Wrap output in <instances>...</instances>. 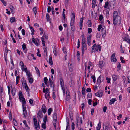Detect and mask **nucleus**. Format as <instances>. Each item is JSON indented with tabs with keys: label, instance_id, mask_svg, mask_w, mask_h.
Here are the masks:
<instances>
[{
	"label": "nucleus",
	"instance_id": "nucleus-1",
	"mask_svg": "<svg viewBox=\"0 0 130 130\" xmlns=\"http://www.w3.org/2000/svg\"><path fill=\"white\" fill-rule=\"evenodd\" d=\"M118 15L117 11H114L113 14V23L114 26L119 25L121 22V17Z\"/></svg>",
	"mask_w": 130,
	"mask_h": 130
},
{
	"label": "nucleus",
	"instance_id": "nucleus-2",
	"mask_svg": "<svg viewBox=\"0 0 130 130\" xmlns=\"http://www.w3.org/2000/svg\"><path fill=\"white\" fill-rule=\"evenodd\" d=\"M92 50L91 51V52H93L95 51V50L98 51V50L100 51L101 50V46L99 45H96L95 44L92 47Z\"/></svg>",
	"mask_w": 130,
	"mask_h": 130
},
{
	"label": "nucleus",
	"instance_id": "nucleus-3",
	"mask_svg": "<svg viewBox=\"0 0 130 130\" xmlns=\"http://www.w3.org/2000/svg\"><path fill=\"white\" fill-rule=\"evenodd\" d=\"M103 94V91L101 90H99L98 92L95 93L96 96L99 97H101L102 96Z\"/></svg>",
	"mask_w": 130,
	"mask_h": 130
},
{
	"label": "nucleus",
	"instance_id": "nucleus-4",
	"mask_svg": "<svg viewBox=\"0 0 130 130\" xmlns=\"http://www.w3.org/2000/svg\"><path fill=\"white\" fill-rule=\"evenodd\" d=\"M72 17L71 20L70 22V25H74V21L75 20V14L74 12L72 13Z\"/></svg>",
	"mask_w": 130,
	"mask_h": 130
},
{
	"label": "nucleus",
	"instance_id": "nucleus-5",
	"mask_svg": "<svg viewBox=\"0 0 130 130\" xmlns=\"http://www.w3.org/2000/svg\"><path fill=\"white\" fill-rule=\"evenodd\" d=\"M102 35L103 38H105L106 34V30L105 29L103 28L101 29Z\"/></svg>",
	"mask_w": 130,
	"mask_h": 130
},
{
	"label": "nucleus",
	"instance_id": "nucleus-6",
	"mask_svg": "<svg viewBox=\"0 0 130 130\" xmlns=\"http://www.w3.org/2000/svg\"><path fill=\"white\" fill-rule=\"evenodd\" d=\"M103 80V77H102L101 75H100L97 80V84L99 85L100 83L102 82Z\"/></svg>",
	"mask_w": 130,
	"mask_h": 130
},
{
	"label": "nucleus",
	"instance_id": "nucleus-7",
	"mask_svg": "<svg viewBox=\"0 0 130 130\" xmlns=\"http://www.w3.org/2000/svg\"><path fill=\"white\" fill-rule=\"evenodd\" d=\"M129 36L128 35L126 36L123 39V41H126L129 44H130V39Z\"/></svg>",
	"mask_w": 130,
	"mask_h": 130
},
{
	"label": "nucleus",
	"instance_id": "nucleus-8",
	"mask_svg": "<svg viewBox=\"0 0 130 130\" xmlns=\"http://www.w3.org/2000/svg\"><path fill=\"white\" fill-rule=\"evenodd\" d=\"M111 61L113 62H116L117 61V59L116 58L115 53L113 54L111 56Z\"/></svg>",
	"mask_w": 130,
	"mask_h": 130
},
{
	"label": "nucleus",
	"instance_id": "nucleus-9",
	"mask_svg": "<svg viewBox=\"0 0 130 130\" xmlns=\"http://www.w3.org/2000/svg\"><path fill=\"white\" fill-rule=\"evenodd\" d=\"M60 85L61 86V88H64V85L63 80L62 78L60 79Z\"/></svg>",
	"mask_w": 130,
	"mask_h": 130
},
{
	"label": "nucleus",
	"instance_id": "nucleus-10",
	"mask_svg": "<svg viewBox=\"0 0 130 130\" xmlns=\"http://www.w3.org/2000/svg\"><path fill=\"white\" fill-rule=\"evenodd\" d=\"M41 109L42 112L44 113H45L46 112V107L44 104H43L42 106Z\"/></svg>",
	"mask_w": 130,
	"mask_h": 130
},
{
	"label": "nucleus",
	"instance_id": "nucleus-11",
	"mask_svg": "<svg viewBox=\"0 0 130 130\" xmlns=\"http://www.w3.org/2000/svg\"><path fill=\"white\" fill-rule=\"evenodd\" d=\"M37 115L38 119H40L41 118H42L43 116L42 112L39 111L37 113Z\"/></svg>",
	"mask_w": 130,
	"mask_h": 130
},
{
	"label": "nucleus",
	"instance_id": "nucleus-12",
	"mask_svg": "<svg viewBox=\"0 0 130 130\" xmlns=\"http://www.w3.org/2000/svg\"><path fill=\"white\" fill-rule=\"evenodd\" d=\"M53 121H57V114L56 112H55L53 116Z\"/></svg>",
	"mask_w": 130,
	"mask_h": 130
},
{
	"label": "nucleus",
	"instance_id": "nucleus-13",
	"mask_svg": "<svg viewBox=\"0 0 130 130\" xmlns=\"http://www.w3.org/2000/svg\"><path fill=\"white\" fill-rule=\"evenodd\" d=\"M26 81H24V84L25 85V88L27 92H29L30 90L29 87L27 86V84L26 83Z\"/></svg>",
	"mask_w": 130,
	"mask_h": 130
},
{
	"label": "nucleus",
	"instance_id": "nucleus-14",
	"mask_svg": "<svg viewBox=\"0 0 130 130\" xmlns=\"http://www.w3.org/2000/svg\"><path fill=\"white\" fill-rule=\"evenodd\" d=\"M69 85L71 87H73L74 85V82L72 80H71L69 83Z\"/></svg>",
	"mask_w": 130,
	"mask_h": 130
},
{
	"label": "nucleus",
	"instance_id": "nucleus-15",
	"mask_svg": "<svg viewBox=\"0 0 130 130\" xmlns=\"http://www.w3.org/2000/svg\"><path fill=\"white\" fill-rule=\"evenodd\" d=\"M7 87L8 89V94L9 95V99L10 100H11L12 99V98L10 95V89L9 86H8Z\"/></svg>",
	"mask_w": 130,
	"mask_h": 130
},
{
	"label": "nucleus",
	"instance_id": "nucleus-16",
	"mask_svg": "<svg viewBox=\"0 0 130 130\" xmlns=\"http://www.w3.org/2000/svg\"><path fill=\"white\" fill-rule=\"evenodd\" d=\"M116 101V98H113L109 102V104L111 105L114 103Z\"/></svg>",
	"mask_w": 130,
	"mask_h": 130
},
{
	"label": "nucleus",
	"instance_id": "nucleus-17",
	"mask_svg": "<svg viewBox=\"0 0 130 130\" xmlns=\"http://www.w3.org/2000/svg\"><path fill=\"white\" fill-rule=\"evenodd\" d=\"M34 124L35 127L36 129L38 130L40 129V126L39 123L38 124L37 123H35Z\"/></svg>",
	"mask_w": 130,
	"mask_h": 130
},
{
	"label": "nucleus",
	"instance_id": "nucleus-18",
	"mask_svg": "<svg viewBox=\"0 0 130 130\" xmlns=\"http://www.w3.org/2000/svg\"><path fill=\"white\" fill-rule=\"evenodd\" d=\"M10 21L11 23L15 22L16 21L15 18L14 17L11 18L10 19Z\"/></svg>",
	"mask_w": 130,
	"mask_h": 130
},
{
	"label": "nucleus",
	"instance_id": "nucleus-19",
	"mask_svg": "<svg viewBox=\"0 0 130 130\" xmlns=\"http://www.w3.org/2000/svg\"><path fill=\"white\" fill-rule=\"evenodd\" d=\"M54 50H53V53L55 56H57V53L56 51L57 49L56 47L55 46H54Z\"/></svg>",
	"mask_w": 130,
	"mask_h": 130
},
{
	"label": "nucleus",
	"instance_id": "nucleus-20",
	"mask_svg": "<svg viewBox=\"0 0 130 130\" xmlns=\"http://www.w3.org/2000/svg\"><path fill=\"white\" fill-rule=\"evenodd\" d=\"M8 51H10L9 50H8L7 48V47L6 46V47L5 49V53H4V56H7V54Z\"/></svg>",
	"mask_w": 130,
	"mask_h": 130
},
{
	"label": "nucleus",
	"instance_id": "nucleus-21",
	"mask_svg": "<svg viewBox=\"0 0 130 130\" xmlns=\"http://www.w3.org/2000/svg\"><path fill=\"white\" fill-rule=\"evenodd\" d=\"M32 40L34 43L35 44V45H36L37 46L38 45V44L37 43V41L35 40V39L34 38H32Z\"/></svg>",
	"mask_w": 130,
	"mask_h": 130
},
{
	"label": "nucleus",
	"instance_id": "nucleus-22",
	"mask_svg": "<svg viewBox=\"0 0 130 130\" xmlns=\"http://www.w3.org/2000/svg\"><path fill=\"white\" fill-rule=\"evenodd\" d=\"M112 77L113 80L114 81H116L117 79L118 76L116 75L113 74L112 75Z\"/></svg>",
	"mask_w": 130,
	"mask_h": 130
},
{
	"label": "nucleus",
	"instance_id": "nucleus-23",
	"mask_svg": "<svg viewBox=\"0 0 130 130\" xmlns=\"http://www.w3.org/2000/svg\"><path fill=\"white\" fill-rule=\"evenodd\" d=\"M49 63L51 65H53V62L52 61V58L51 56L49 57Z\"/></svg>",
	"mask_w": 130,
	"mask_h": 130
},
{
	"label": "nucleus",
	"instance_id": "nucleus-24",
	"mask_svg": "<svg viewBox=\"0 0 130 130\" xmlns=\"http://www.w3.org/2000/svg\"><path fill=\"white\" fill-rule=\"evenodd\" d=\"M28 79L29 80V82L30 84H32L33 83V80L32 78L29 77H28Z\"/></svg>",
	"mask_w": 130,
	"mask_h": 130
},
{
	"label": "nucleus",
	"instance_id": "nucleus-25",
	"mask_svg": "<svg viewBox=\"0 0 130 130\" xmlns=\"http://www.w3.org/2000/svg\"><path fill=\"white\" fill-rule=\"evenodd\" d=\"M87 23L88 27H90L92 25V23L91 22L90 20H88L87 21Z\"/></svg>",
	"mask_w": 130,
	"mask_h": 130
},
{
	"label": "nucleus",
	"instance_id": "nucleus-26",
	"mask_svg": "<svg viewBox=\"0 0 130 130\" xmlns=\"http://www.w3.org/2000/svg\"><path fill=\"white\" fill-rule=\"evenodd\" d=\"M86 44L85 42V36L84 34L82 36V44Z\"/></svg>",
	"mask_w": 130,
	"mask_h": 130
},
{
	"label": "nucleus",
	"instance_id": "nucleus-27",
	"mask_svg": "<svg viewBox=\"0 0 130 130\" xmlns=\"http://www.w3.org/2000/svg\"><path fill=\"white\" fill-rule=\"evenodd\" d=\"M29 26L30 28V29L31 30L32 32V33H31V34L32 35H33L34 34L35 31L34 30V29L32 27L30 26L29 25Z\"/></svg>",
	"mask_w": 130,
	"mask_h": 130
},
{
	"label": "nucleus",
	"instance_id": "nucleus-28",
	"mask_svg": "<svg viewBox=\"0 0 130 130\" xmlns=\"http://www.w3.org/2000/svg\"><path fill=\"white\" fill-rule=\"evenodd\" d=\"M22 106H25V104L26 103V101L25 98H23V99L22 100Z\"/></svg>",
	"mask_w": 130,
	"mask_h": 130
},
{
	"label": "nucleus",
	"instance_id": "nucleus-29",
	"mask_svg": "<svg viewBox=\"0 0 130 130\" xmlns=\"http://www.w3.org/2000/svg\"><path fill=\"white\" fill-rule=\"evenodd\" d=\"M33 11L34 13L36 15L37 13V9L36 7H34L33 8Z\"/></svg>",
	"mask_w": 130,
	"mask_h": 130
},
{
	"label": "nucleus",
	"instance_id": "nucleus-30",
	"mask_svg": "<svg viewBox=\"0 0 130 130\" xmlns=\"http://www.w3.org/2000/svg\"><path fill=\"white\" fill-rule=\"evenodd\" d=\"M26 73L28 77H30L31 76H32V75L31 74H30V72L29 71H27Z\"/></svg>",
	"mask_w": 130,
	"mask_h": 130
},
{
	"label": "nucleus",
	"instance_id": "nucleus-31",
	"mask_svg": "<svg viewBox=\"0 0 130 130\" xmlns=\"http://www.w3.org/2000/svg\"><path fill=\"white\" fill-rule=\"evenodd\" d=\"M121 65L119 63H118V64L117 67V71L120 70L121 69Z\"/></svg>",
	"mask_w": 130,
	"mask_h": 130
},
{
	"label": "nucleus",
	"instance_id": "nucleus-32",
	"mask_svg": "<svg viewBox=\"0 0 130 130\" xmlns=\"http://www.w3.org/2000/svg\"><path fill=\"white\" fill-rule=\"evenodd\" d=\"M44 80L45 83L46 85H47V81H48L47 78L46 77H45L44 78Z\"/></svg>",
	"mask_w": 130,
	"mask_h": 130
},
{
	"label": "nucleus",
	"instance_id": "nucleus-33",
	"mask_svg": "<svg viewBox=\"0 0 130 130\" xmlns=\"http://www.w3.org/2000/svg\"><path fill=\"white\" fill-rule=\"evenodd\" d=\"M109 5V2L108 1H106L105 2V5L104 6V8H107L108 6Z\"/></svg>",
	"mask_w": 130,
	"mask_h": 130
},
{
	"label": "nucleus",
	"instance_id": "nucleus-34",
	"mask_svg": "<svg viewBox=\"0 0 130 130\" xmlns=\"http://www.w3.org/2000/svg\"><path fill=\"white\" fill-rule=\"evenodd\" d=\"M43 121L44 123H46V122L47 121V116H46L44 118Z\"/></svg>",
	"mask_w": 130,
	"mask_h": 130
},
{
	"label": "nucleus",
	"instance_id": "nucleus-35",
	"mask_svg": "<svg viewBox=\"0 0 130 130\" xmlns=\"http://www.w3.org/2000/svg\"><path fill=\"white\" fill-rule=\"evenodd\" d=\"M91 78L93 80V82L94 83H95L96 82V79H95V77L94 75H92L91 76Z\"/></svg>",
	"mask_w": 130,
	"mask_h": 130
},
{
	"label": "nucleus",
	"instance_id": "nucleus-36",
	"mask_svg": "<svg viewBox=\"0 0 130 130\" xmlns=\"http://www.w3.org/2000/svg\"><path fill=\"white\" fill-rule=\"evenodd\" d=\"M20 64L21 65V67L22 70L23 71V67L24 66V64L21 61L20 62Z\"/></svg>",
	"mask_w": 130,
	"mask_h": 130
},
{
	"label": "nucleus",
	"instance_id": "nucleus-37",
	"mask_svg": "<svg viewBox=\"0 0 130 130\" xmlns=\"http://www.w3.org/2000/svg\"><path fill=\"white\" fill-rule=\"evenodd\" d=\"M72 130H74L75 129V124L74 122H72L71 124Z\"/></svg>",
	"mask_w": 130,
	"mask_h": 130
},
{
	"label": "nucleus",
	"instance_id": "nucleus-38",
	"mask_svg": "<svg viewBox=\"0 0 130 130\" xmlns=\"http://www.w3.org/2000/svg\"><path fill=\"white\" fill-rule=\"evenodd\" d=\"M101 123L100 121H99V123L98 124V127L97 128H99L100 129L101 127Z\"/></svg>",
	"mask_w": 130,
	"mask_h": 130
},
{
	"label": "nucleus",
	"instance_id": "nucleus-39",
	"mask_svg": "<svg viewBox=\"0 0 130 130\" xmlns=\"http://www.w3.org/2000/svg\"><path fill=\"white\" fill-rule=\"evenodd\" d=\"M49 90L47 88H46V93L45 94V98H46V94H47L48 93H49Z\"/></svg>",
	"mask_w": 130,
	"mask_h": 130
},
{
	"label": "nucleus",
	"instance_id": "nucleus-40",
	"mask_svg": "<svg viewBox=\"0 0 130 130\" xmlns=\"http://www.w3.org/2000/svg\"><path fill=\"white\" fill-rule=\"evenodd\" d=\"M23 115L24 116V117L26 118V116L27 115V111H23Z\"/></svg>",
	"mask_w": 130,
	"mask_h": 130
},
{
	"label": "nucleus",
	"instance_id": "nucleus-41",
	"mask_svg": "<svg viewBox=\"0 0 130 130\" xmlns=\"http://www.w3.org/2000/svg\"><path fill=\"white\" fill-rule=\"evenodd\" d=\"M85 89L84 87H83L82 88V95H85Z\"/></svg>",
	"mask_w": 130,
	"mask_h": 130
},
{
	"label": "nucleus",
	"instance_id": "nucleus-42",
	"mask_svg": "<svg viewBox=\"0 0 130 130\" xmlns=\"http://www.w3.org/2000/svg\"><path fill=\"white\" fill-rule=\"evenodd\" d=\"M52 109L51 108H49L48 111V115H50L52 111Z\"/></svg>",
	"mask_w": 130,
	"mask_h": 130
},
{
	"label": "nucleus",
	"instance_id": "nucleus-43",
	"mask_svg": "<svg viewBox=\"0 0 130 130\" xmlns=\"http://www.w3.org/2000/svg\"><path fill=\"white\" fill-rule=\"evenodd\" d=\"M71 30L72 31H74V25H70Z\"/></svg>",
	"mask_w": 130,
	"mask_h": 130
},
{
	"label": "nucleus",
	"instance_id": "nucleus-44",
	"mask_svg": "<svg viewBox=\"0 0 130 130\" xmlns=\"http://www.w3.org/2000/svg\"><path fill=\"white\" fill-rule=\"evenodd\" d=\"M46 16L47 21H48L50 20V16L48 13H47L46 14Z\"/></svg>",
	"mask_w": 130,
	"mask_h": 130
},
{
	"label": "nucleus",
	"instance_id": "nucleus-45",
	"mask_svg": "<svg viewBox=\"0 0 130 130\" xmlns=\"http://www.w3.org/2000/svg\"><path fill=\"white\" fill-rule=\"evenodd\" d=\"M70 99V95H66V101H68Z\"/></svg>",
	"mask_w": 130,
	"mask_h": 130
},
{
	"label": "nucleus",
	"instance_id": "nucleus-46",
	"mask_svg": "<svg viewBox=\"0 0 130 130\" xmlns=\"http://www.w3.org/2000/svg\"><path fill=\"white\" fill-rule=\"evenodd\" d=\"M87 44L88 45H91V39L87 38Z\"/></svg>",
	"mask_w": 130,
	"mask_h": 130
},
{
	"label": "nucleus",
	"instance_id": "nucleus-47",
	"mask_svg": "<svg viewBox=\"0 0 130 130\" xmlns=\"http://www.w3.org/2000/svg\"><path fill=\"white\" fill-rule=\"evenodd\" d=\"M106 79L107 83H110L111 79L110 78H109L108 77H107L106 78Z\"/></svg>",
	"mask_w": 130,
	"mask_h": 130
},
{
	"label": "nucleus",
	"instance_id": "nucleus-48",
	"mask_svg": "<svg viewBox=\"0 0 130 130\" xmlns=\"http://www.w3.org/2000/svg\"><path fill=\"white\" fill-rule=\"evenodd\" d=\"M92 94L91 93H89L87 95V97L91 98L92 97Z\"/></svg>",
	"mask_w": 130,
	"mask_h": 130
},
{
	"label": "nucleus",
	"instance_id": "nucleus-49",
	"mask_svg": "<svg viewBox=\"0 0 130 130\" xmlns=\"http://www.w3.org/2000/svg\"><path fill=\"white\" fill-rule=\"evenodd\" d=\"M96 2H92V8H94L95 6Z\"/></svg>",
	"mask_w": 130,
	"mask_h": 130
},
{
	"label": "nucleus",
	"instance_id": "nucleus-50",
	"mask_svg": "<svg viewBox=\"0 0 130 130\" xmlns=\"http://www.w3.org/2000/svg\"><path fill=\"white\" fill-rule=\"evenodd\" d=\"M22 48L23 50L26 48V46L25 43H23L22 45Z\"/></svg>",
	"mask_w": 130,
	"mask_h": 130
},
{
	"label": "nucleus",
	"instance_id": "nucleus-51",
	"mask_svg": "<svg viewBox=\"0 0 130 130\" xmlns=\"http://www.w3.org/2000/svg\"><path fill=\"white\" fill-rule=\"evenodd\" d=\"M85 48L86 49V44H82V49L85 50Z\"/></svg>",
	"mask_w": 130,
	"mask_h": 130
},
{
	"label": "nucleus",
	"instance_id": "nucleus-52",
	"mask_svg": "<svg viewBox=\"0 0 130 130\" xmlns=\"http://www.w3.org/2000/svg\"><path fill=\"white\" fill-rule=\"evenodd\" d=\"M88 32L90 34V33H91L92 32V29L90 28H88Z\"/></svg>",
	"mask_w": 130,
	"mask_h": 130
},
{
	"label": "nucleus",
	"instance_id": "nucleus-53",
	"mask_svg": "<svg viewBox=\"0 0 130 130\" xmlns=\"http://www.w3.org/2000/svg\"><path fill=\"white\" fill-rule=\"evenodd\" d=\"M88 102L89 104V105H91L92 104V100L91 99H89L88 100Z\"/></svg>",
	"mask_w": 130,
	"mask_h": 130
},
{
	"label": "nucleus",
	"instance_id": "nucleus-54",
	"mask_svg": "<svg viewBox=\"0 0 130 130\" xmlns=\"http://www.w3.org/2000/svg\"><path fill=\"white\" fill-rule=\"evenodd\" d=\"M42 127L44 129H45L46 128L45 124V123H43L42 125Z\"/></svg>",
	"mask_w": 130,
	"mask_h": 130
},
{
	"label": "nucleus",
	"instance_id": "nucleus-55",
	"mask_svg": "<svg viewBox=\"0 0 130 130\" xmlns=\"http://www.w3.org/2000/svg\"><path fill=\"white\" fill-rule=\"evenodd\" d=\"M107 108V107L106 106H105L103 107V110L104 112V113H105L106 112Z\"/></svg>",
	"mask_w": 130,
	"mask_h": 130
},
{
	"label": "nucleus",
	"instance_id": "nucleus-56",
	"mask_svg": "<svg viewBox=\"0 0 130 130\" xmlns=\"http://www.w3.org/2000/svg\"><path fill=\"white\" fill-rule=\"evenodd\" d=\"M23 123L24 124V125H25V126L26 127H28V125L27 123V122L26 120H24L23 121Z\"/></svg>",
	"mask_w": 130,
	"mask_h": 130
},
{
	"label": "nucleus",
	"instance_id": "nucleus-57",
	"mask_svg": "<svg viewBox=\"0 0 130 130\" xmlns=\"http://www.w3.org/2000/svg\"><path fill=\"white\" fill-rule=\"evenodd\" d=\"M103 15H100L99 16V20L100 21H101L103 19Z\"/></svg>",
	"mask_w": 130,
	"mask_h": 130
},
{
	"label": "nucleus",
	"instance_id": "nucleus-58",
	"mask_svg": "<svg viewBox=\"0 0 130 130\" xmlns=\"http://www.w3.org/2000/svg\"><path fill=\"white\" fill-rule=\"evenodd\" d=\"M83 19L82 18H80V24L82 25L83 24Z\"/></svg>",
	"mask_w": 130,
	"mask_h": 130
},
{
	"label": "nucleus",
	"instance_id": "nucleus-59",
	"mask_svg": "<svg viewBox=\"0 0 130 130\" xmlns=\"http://www.w3.org/2000/svg\"><path fill=\"white\" fill-rule=\"evenodd\" d=\"M42 37L43 38H45L46 39H48V36L47 35H46L45 34H44Z\"/></svg>",
	"mask_w": 130,
	"mask_h": 130
},
{
	"label": "nucleus",
	"instance_id": "nucleus-60",
	"mask_svg": "<svg viewBox=\"0 0 130 130\" xmlns=\"http://www.w3.org/2000/svg\"><path fill=\"white\" fill-rule=\"evenodd\" d=\"M33 121L34 124L37 123V121L36 118H33Z\"/></svg>",
	"mask_w": 130,
	"mask_h": 130
},
{
	"label": "nucleus",
	"instance_id": "nucleus-61",
	"mask_svg": "<svg viewBox=\"0 0 130 130\" xmlns=\"http://www.w3.org/2000/svg\"><path fill=\"white\" fill-rule=\"evenodd\" d=\"M3 3L4 5L5 6H6V3L5 1L4 0H0Z\"/></svg>",
	"mask_w": 130,
	"mask_h": 130
},
{
	"label": "nucleus",
	"instance_id": "nucleus-62",
	"mask_svg": "<svg viewBox=\"0 0 130 130\" xmlns=\"http://www.w3.org/2000/svg\"><path fill=\"white\" fill-rule=\"evenodd\" d=\"M51 10H52V14L53 15L54 14L55 12H54V9L53 7H52Z\"/></svg>",
	"mask_w": 130,
	"mask_h": 130
},
{
	"label": "nucleus",
	"instance_id": "nucleus-63",
	"mask_svg": "<svg viewBox=\"0 0 130 130\" xmlns=\"http://www.w3.org/2000/svg\"><path fill=\"white\" fill-rule=\"evenodd\" d=\"M53 98L54 99H55L56 98L55 93V92H53Z\"/></svg>",
	"mask_w": 130,
	"mask_h": 130
},
{
	"label": "nucleus",
	"instance_id": "nucleus-64",
	"mask_svg": "<svg viewBox=\"0 0 130 130\" xmlns=\"http://www.w3.org/2000/svg\"><path fill=\"white\" fill-rule=\"evenodd\" d=\"M69 123H67V126L66 130H69L68 128L69 127Z\"/></svg>",
	"mask_w": 130,
	"mask_h": 130
}]
</instances>
